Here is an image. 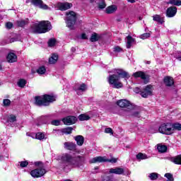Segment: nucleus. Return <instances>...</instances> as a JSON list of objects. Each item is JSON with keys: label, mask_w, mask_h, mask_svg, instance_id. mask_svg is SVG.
Wrapping results in <instances>:
<instances>
[{"label": "nucleus", "mask_w": 181, "mask_h": 181, "mask_svg": "<svg viewBox=\"0 0 181 181\" xmlns=\"http://www.w3.org/2000/svg\"><path fill=\"white\" fill-rule=\"evenodd\" d=\"M78 119L79 121H88V119H90V116L82 114L78 116Z\"/></svg>", "instance_id": "2f4dec72"}, {"label": "nucleus", "mask_w": 181, "mask_h": 181, "mask_svg": "<svg viewBox=\"0 0 181 181\" xmlns=\"http://www.w3.org/2000/svg\"><path fill=\"white\" fill-rule=\"evenodd\" d=\"M105 134H110V135H113L114 132H112V129L111 128H106L105 129Z\"/></svg>", "instance_id": "09e8293b"}, {"label": "nucleus", "mask_w": 181, "mask_h": 181, "mask_svg": "<svg viewBox=\"0 0 181 181\" xmlns=\"http://www.w3.org/2000/svg\"><path fill=\"white\" fill-rule=\"evenodd\" d=\"M95 170H98V167H95Z\"/></svg>", "instance_id": "680f3d73"}, {"label": "nucleus", "mask_w": 181, "mask_h": 181, "mask_svg": "<svg viewBox=\"0 0 181 181\" xmlns=\"http://www.w3.org/2000/svg\"><path fill=\"white\" fill-rule=\"evenodd\" d=\"M118 75H110L108 77V83L112 86L113 88H122V83L119 81V78H129V74L122 69H116Z\"/></svg>", "instance_id": "f03ea898"}, {"label": "nucleus", "mask_w": 181, "mask_h": 181, "mask_svg": "<svg viewBox=\"0 0 181 181\" xmlns=\"http://www.w3.org/2000/svg\"><path fill=\"white\" fill-rule=\"evenodd\" d=\"M117 104L121 108H127V111H131L134 108V105H132V103L129 102V100H127L126 99L118 100Z\"/></svg>", "instance_id": "6e6552de"}, {"label": "nucleus", "mask_w": 181, "mask_h": 181, "mask_svg": "<svg viewBox=\"0 0 181 181\" xmlns=\"http://www.w3.org/2000/svg\"><path fill=\"white\" fill-rule=\"evenodd\" d=\"M105 162H110V163H117V158L107 159Z\"/></svg>", "instance_id": "603ef678"}, {"label": "nucleus", "mask_w": 181, "mask_h": 181, "mask_svg": "<svg viewBox=\"0 0 181 181\" xmlns=\"http://www.w3.org/2000/svg\"><path fill=\"white\" fill-rule=\"evenodd\" d=\"M73 131V127H66L59 130V132H61V135H70Z\"/></svg>", "instance_id": "5701e85b"}, {"label": "nucleus", "mask_w": 181, "mask_h": 181, "mask_svg": "<svg viewBox=\"0 0 181 181\" xmlns=\"http://www.w3.org/2000/svg\"><path fill=\"white\" fill-rule=\"evenodd\" d=\"M59 59V55L54 54L52 55V57L49 59V64H54L57 62V60Z\"/></svg>", "instance_id": "bb28decb"}, {"label": "nucleus", "mask_w": 181, "mask_h": 181, "mask_svg": "<svg viewBox=\"0 0 181 181\" xmlns=\"http://www.w3.org/2000/svg\"><path fill=\"white\" fill-rule=\"evenodd\" d=\"M35 101L36 105H38L40 107H47L50 105V103H54V101H56V97L50 95L35 96Z\"/></svg>", "instance_id": "20e7f679"}, {"label": "nucleus", "mask_w": 181, "mask_h": 181, "mask_svg": "<svg viewBox=\"0 0 181 181\" xmlns=\"http://www.w3.org/2000/svg\"><path fill=\"white\" fill-rule=\"evenodd\" d=\"M18 87H21V88H23L25 86H26V80L25 79H20L18 82Z\"/></svg>", "instance_id": "473e14b6"}, {"label": "nucleus", "mask_w": 181, "mask_h": 181, "mask_svg": "<svg viewBox=\"0 0 181 181\" xmlns=\"http://www.w3.org/2000/svg\"><path fill=\"white\" fill-rule=\"evenodd\" d=\"M124 172L125 170L119 167L109 169V175H124Z\"/></svg>", "instance_id": "ddd939ff"}, {"label": "nucleus", "mask_w": 181, "mask_h": 181, "mask_svg": "<svg viewBox=\"0 0 181 181\" xmlns=\"http://www.w3.org/2000/svg\"><path fill=\"white\" fill-rule=\"evenodd\" d=\"M127 49H131V46H132V44L134 42H135V39H134L131 35H128L127 37Z\"/></svg>", "instance_id": "393cba45"}, {"label": "nucleus", "mask_w": 181, "mask_h": 181, "mask_svg": "<svg viewBox=\"0 0 181 181\" xmlns=\"http://www.w3.org/2000/svg\"><path fill=\"white\" fill-rule=\"evenodd\" d=\"M132 115L133 117H136V118H139L141 117V114L138 111H134L132 112Z\"/></svg>", "instance_id": "8fccbe9b"}, {"label": "nucleus", "mask_w": 181, "mask_h": 181, "mask_svg": "<svg viewBox=\"0 0 181 181\" xmlns=\"http://www.w3.org/2000/svg\"><path fill=\"white\" fill-rule=\"evenodd\" d=\"M141 89H139V88H134V93H136L137 94L141 93Z\"/></svg>", "instance_id": "5fc2aeb1"}, {"label": "nucleus", "mask_w": 181, "mask_h": 181, "mask_svg": "<svg viewBox=\"0 0 181 181\" xmlns=\"http://www.w3.org/2000/svg\"><path fill=\"white\" fill-rule=\"evenodd\" d=\"M46 117H42L40 119H45Z\"/></svg>", "instance_id": "052dcab7"}, {"label": "nucleus", "mask_w": 181, "mask_h": 181, "mask_svg": "<svg viewBox=\"0 0 181 181\" xmlns=\"http://www.w3.org/2000/svg\"><path fill=\"white\" fill-rule=\"evenodd\" d=\"M0 70H2V65L0 64Z\"/></svg>", "instance_id": "e2e57ef3"}, {"label": "nucleus", "mask_w": 181, "mask_h": 181, "mask_svg": "<svg viewBox=\"0 0 181 181\" xmlns=\"http://www.w3.org/2000/svg\"><path fill=\"white\" fill-rule=\"evenodd\" d=\"M164 83L167 87H171V86L175 84V81H173V78L170 76H166L164 78Z\"/></svg>", "instance_id": "6ab92c4d"}, {"label": "nucleus", "mask_w": 181, "mask_h": 181, "mask_svg": "<svg viewBox=\"0 0 181 181\" xmlns=\"http://www.w3.org/2000/svg\"><path fill=\"white\" fill-rule=\"evenodd\" d=\"M137 160H144V159H148V156L146 154H144L142 153H139L136 156Z\"/></svg>", "instance_id": "c85d7f7f"}, {"label": "nucleus", "mask_w": 181, "mask_h": 181, "mask_svg": "<svg viewBox=\"0 0 181 181\" xmlns=\"http://www.w3.org/2000/svg\"><path fill=\"white\" fill-rule=\"evenodd\" d=\"M170 160L175 165H181V155L172 157L170 158Z\"/></svg>", "instance_id": "4be33fe9"}, {"label": "nucleus", "mask_w": 181, "mask_h": 181, "mask_svg": "<svg viewBox=\"0 0 181 181\" xmlns=\"http://www.w3.org/2000/svg\"><path fill=\"white\" fill-rule=\"evenodd\" d=\"M90 40V42H98V40H100V37L98 36V34L95 33L92 34Z\"/></svg>", "instance_id": "7c9ffc66"}, {"label": "nucleus", "mask_w": 181, "mask_h": 181, "mask_svg": "<svg viewBox=\"0 0 181 181\" xmlns=\"http://www.w3.org/2000/svg\"><path fill=\"white\" fill-rule=\"evenodd\" d=\"M177 60H179L180 62H181V56H179L177 57Z\"/></svg>", "instance_id": "13d9d810"}, {"label": "nucleus", "mask_w": 181, "mask_h": 181, "mask_svg": "<svg viewBox=\"0 0 181 181\" xmlns=\"http://www.w3.org/2000/svg\"><path fill=\"white\" fill-rule=\"evenodd\" d=\"M148 37H151V33H144L140 35V39H142L143 40H145V39H148Z\"/></svg>", "instance_id": "ea45409f"}, {"label": "nucleus", "mask_w": 181, "mask_h": 181, "mask_svg": "<svg viewBox=\"0 0 181 181\" xmlns=\"http://www.w3.org/2000/svg\"><path fill=\"white\" fill-rule=\"evenodd\" d=\"M61 162V168L65 172H69L72 168H80V166H83L84 162H86V158L80 156L73 157L70 154L65 153L62 155Z\"/></svg>", "instance_id": "f257e3e1"}, {"label": "nucleus", "mask_w": 181, "mask_h": 181, "mask_svg": "<svg viewBox=\"0 0 181 181\" xmlns=\"http://www.w3.org/2000/svg\"><path fill=\"white\" fill-rule=\"evenodd\" d=\"M105 6H107V4H105V1L104 0H100L98 3L99 9H104Z\"/></svg>", "instance_id": "4c0bfd02"}, {"label": "nucleus", "mask_w": 181, "mask_h": 181, "mask_svg": "<svg viewBox=\"0 0 181 181\" xmlns=\"http://www.w3.org/2000/svg\"><path fill=\"white\" fill-rule=\"evenodd\" d=\"M17 25L18 26H20V28H23L25 25H26V21L22 20V21H17Z\"/></svg>", "instance_id": "c03bdc74"}, {"label": "nucleus", "mask_w": 181, "mask_h": 181, "mask_svg": "<svg viewBox=\"0 0 181 181\" xmlns=\"http://www.w3.org/2000/svg\"><path fill=\"white\" fill-rule=\"evenodd\" d=\"M106 160H107V158H105V157L98 156L90 159L89 160V163H103Z\"/></svg>", "instance_id": "a211bd4d"}, {"label": "nucleus", "mask_w": 181, "mask_h": 181, "mask_svg": "<svg viewBox=\"0 0 181 181\" xmlns=\"http://www.w3.org/2000/svg\"><path fill=\"white\" fill-rule=\"evenodd\" d=\"M61 121L59 119L52 120L51 122L52 125L59 126L60 125Z\"/></svg>", "instance_id": "49530a36"}, {"label": "nucleus", "mask_w": 181, "mask_h": 181, "mask_svg": "<svg viewBox=\"0 0 181 181\" xmlns=\"http://www.w3.org/2000/svg\"><path fill=\"white\" fill-rule=\"evenodd\" d=\"M153 21H154V22H158L160 25H162L165 22L163 18L158 14L153 16Z\"/></svg>", "instance_id": "b1692460"}, {"label": "nucleus", "mask_w": 181, "mask_h": 181, "mask_svg": "<svg viewBox=\"0 0 181 181\" xmlns=\"http://www.w3.org/2000/svg\"><path fill=\"white\" fill-rule=\"evenodd\" d=\"M4 107H9L11 105V100L9 99H4L3 100Z\"/></svg>", "instance_id": "37998d69"}, {"label": "nucleus", "mask_w": 181, "mask_h": 181, "mask_svg": "<svg viewBox=\"0 0 181 181\" xmlns=\"http://www.w3.org/2000/svg\"><path fill=\"white\" fill-rule=\"evenodd\" d=\"M35 166L38 168L33 170L30 175L33 177H42L46 175V169H45V164L41 161H37L35 163Z\"/></svg>", "instance_id": "39448f33"}, {"label": "nucleus", "mask_w": 181, "mask_h": 181, "mask_svg": "<svg viewBox=\"0 0 181 181\" xmlns=\"http://www.w3.org/2000/svg\"><path fill=\"white\" fill-rule=\"evenodd\" d=\"M64 148L68 151H76L77 145L71 141L64 143Z\"/></svg>", "instance_id": "2eb2a0df"}, {"label": "nucleus", "mask_w": 181, "mask_h": 181, "mask_svg": "<svg viewBox=\"0 0 181 181\" xmlns=\"http://www.w3.org/2000/svg\"><path fill=\"white\" fill-rule=\"evenodd\" d=\"M81 39H83V40L87 39V35H86V33H83L81 35Z\"/></svg>", "instance_id": "6e6d98bb"}, {"label": "nucleus", "mask_w": 181, "mask_h": 181, "mask_svg": "<svg viewBox=\"0 0 181 181\" xmlns=\"http://www.w3.org/2000/svg\"><path fill=\"white\" fill-rule=\"evenodd\" d=\"M43 124H47V122H44Z\"/></svg>", "instance_id": "338daca9"}, {"label": "nucleus", "mask_w": 181, "mask_h": 181, "mask_svg": "<svg viewBox=\"0 0 181 181\" xmlns=\"http://www.w3.org/2000/svg\"><path fill=\"white\" fill-rule=\"evenodd\" d=\"M147 64H151V62H150V61H148V62H147Z\"/></svg>", "instance_id": "0e129e2a"}, {"label": "nucleus", "mask_w": 181, "mask_h": 181, "mask_svg": "<svg viewBox=\"0 0 181 181\" xmlns=\"http://www.w3.org/2000/svg\"><path fill=\"white\" fill-rule=\"evenodd\" d=\"M157 149L160 153H165V152L168 151V146L162 144H158Z\"/></svg>", "instance_id": "a878e982"}, {"label": "nucleus", "mask_w": 181, "mask_h": 181, "mask_svg": "<svg viewBox=\"0 0 181 181\" xmlns=\"http://www.w3.org/2000/svg\"><path fill=\"white\" fill-rule=\"evenodd\" d=\"M8 122H16V116L14 115H10L7 119Z\"/></svg>", "instance_id": "c9c22d12"}, {"label": "nucleus", "mask_w": 181, "mask_h": 181, "mask_svg": "<svg viewBox=\"0 0 181 181\" xmlns=\"http://www.w3.org/2000/svg\"><path fill=\"white\" fill-rule=\"evenodd\" d=\"M139 21H142V18H139Z\"/></svg>", "instance_id": "774afa93"}, {"label": "nucleus", "mask_w": 181, "mask_h": 181, "mask_svg": "<svg viewBox=\"0 0 181 181\" xmlns=\"http://www.w3.org/2000/svg\"><path fill=\"white\" fill-rule=\"evenodd\" d=\"M117 9H118V7L116 5H112L105 9V12L108 14L115 13V12H117Z\"/></svg>", "instance_id": "412c9836"}, {"label": "nucleus", "mask_w": 181, "mask_h": 181, "mask_svg": "<svg viewBox=\"0 0 181 181\" xmlns=\"http://www.w3.org/2000/svg\"><path fill=\"white\" fill-rule=\"evenodd\" d=\"M71 52H76V48L72 47V48H71Z\"/></svg>", "instance_id": "bf43d9fd"}, {"label": "nucleus", "mask_w": 181, "mask_h": 181, "mask_svg": "<svg viewBox=\"0 0 181 181\" xmlns=\"http://www.w3.org/2000/svg\"><path fill=\"white\" fill-rule=\"evenodd\" d=\"M151 180H156L159 177V175L156 173H152L149 175Z\"/></svg>", "instance_id": "72a5a7b5"}, {"label": "nucleus", "mask_w": 181, "mask_h": 181, "mask_svg": "<svg viewBox=\"0 0 181 181\" xmlns=\"http://www.w3.org/2000/svg\"><path fill=\"white\" fill-rule=\"evenodd\" d=\"M76 121L77 118L74 116H68L62 119V122H64L65 125H73V124H76Z\"/></svg>", "instance_id": "f8f14e48"}, {"label": "nucleus", "mask_w": 181, "mask_h": 181, "mask_svg": "<svg viewBox=\"0 0 181 181\" xmlns=\"http://www.w3.org/2000/svg\"><path fill=\"white\" fill-rule=\"evenodd\" d=\"M4 158V156L0 155V159H2Z\"/></svg>", "instance_id": "69168bd1"}, {"label": "nucleus", "mask_w": 181, "mask_h": 181, "mask_svg": "<svg viewBox=\"0 0 181 181\" xmlns=\"http://www.w3.org/2000/svg\"><path fill=\"white\" fill-rule=\"evenodd\" d=\"M172 129H173V134L176 131H181V124L180 123H175L172 124Z\"/></svg>", "instance_id": "c756f323"}, {"label": "nucleus", "mask_w": 181, "mask_h": 181, "mask_svg": "<svg viewBox=\"0 0 181 181\" xmlns=\"http://www.w3.org/2000/svg\"><path fill=\"white\" fill-rule=\"evenodd\" d=\"M132 76L134 78H141V80H144L145 84L148 83L149 81V76L142 71H136L134 73Z\"/></svg>", "instance_id": "1a4fd4ad"}, {"label": "nucleus", "mask_w": 181, "mask_h": 181, "mask_svg": "<svg viewBox=\"0 0 181 181\" xmlns=\"http://www.w3.org/2000/svg\"><path fill=\"white\" fill-rule=\"evenodd\" d=\"M38 74H45L46 73V68L45 66H40L37 69Z\"/></svg>", "instance_id": "f704fd0d"}, {"label": "nucleus", "mask_w": 181, "mask_h": 181, "mask_svg": "<svg viewBox=\"0 0 181 181\" xmlns=\"http://www.w3.org/2000/svg\"><path fill=\"white\" fill-rule=\"evenodd\" d=\"M8 63H16L18 62V56L13 52H9L6 57Z\"/></svg>", "instance_id": "dca6fc26"}, {"label": "nucleus", "mask_w": 181, "mask_h": 181, "mask_svg": "<svg viewBox=\"0 0 181 181\" xmlns=\"http://www.w3.org/2000/svg\"><path fill=\"white\" fill-rule=\"evenodd\" d=\"M140 95L143 98H148L149 95H152V86H146L141 91H140Z\"/></svg>", "instance_id": "9d476101"}, {"label": "nucleus", "mask_w": 181, "mask_h": 181, "mask_svg": "<svg viewBox=\"0 0 181 181\" xmlns=\"http://www.w3.org/2000/svg\"><path fill=\"white\" fill-rule=\"evenodd\" d=\"M52 30V24L49 21H41L39 23L33 24L30 28L31 33H46Z\"/></svg>", "instance_id": "7ed1b4c3"}, {"label": "nucleus", "mask_w": 181, "mask_h": 181, "mask_svg": "<svg viewBox=\"0 0 181 181\" xmlns=\"http://www.w3.org/2000/svg\"><path fill=\"white\" fill-rule=\"evenodd\" d=\"M57 6L60 11H67V9H70L73 6L71 3H59Z\"/></svg>", "instance_id": "f3484780"}, {"label": "nucleus", "mask_w": 181, "mask_h": 181, "mask_svg": "<svg viewBox=\"0 0 181 181\" xmlns=\"http://www.w3.org/2000/svg\"><path fill=\"white\" fill-rule=\"evenodd\" d=\"M54 45H56V40L55 39H50L48 41L49 47H53V46H54Z\"/></svg>", "instance_id": "a19ab883"}, {"label": "nucleus", "mask_w": 181, "mask_h": 181, "mask_svg": "<svg viewBox=\"0 0 181 181\" xmlns=\"http://www.w3.org/2000/svg\"><path fill=\"white\" fill-rule=\"evenodd\" d=\"M74 139L78 146H83V144H84V136L78 135L74 137Z\"/></svg>", "instance_id": "aec40b11"}, {"label": "nucleus", "mask_w": 181, "mask_h": 181, "mask_svg": "<svg viewBox=\"0 0 181 181\" xmlns=\"http://www.w3.org/2000/svg\"><path fill=\"white\" fill-rule=\"evenodd\" d=\"M86 90H87V86H86L84 83H82L78 88L77 91H86Z\"/></svg>", "instance_id": "79ce46f5"}, {"label": "nucleus", "mask_w": 181, "mask_h": 181, "mask_svg": "<svg viewBox=\"0 0 181 181\" xmlns=\"http://www.w3.org/2000/svg\"><path fill=\"white\" fill-rule=\"evenodd\" d=\"M113 52H115V53H120V52H122V48L119 46H116L113 48Z\"/></svg>", "instance_id": "a18cd8bd"}, {"label": "nucleus", "mask_w": 181, "mask_h": 181, "mask_svg": "<svg viewBox=\"0 0 181 181\" xmlns=\"http://www.w3.org/2000/svg\"><path fill=\"white\" fill-rule=\"evenodd\" d=\"M28 165H29V163L28 161H21L20 163V166L21 168H26V166H28Z\"/></svg>", "instance_id": "de8ad7c7"}, {"label": "nucleus", "mask_w": 181, "mask_h": 181, "mask_svg": "<svg viewBox=\"0 0 181 181\" xmlns=\"http://www.w3.org/2000/svg\"><path fill=\"white\" fill-rule=\"evenodd\" d=\"M31 4L34 5V6H38L41 9H47L49 6L46 4H43V1L42 0H31Z\"/></svg>", "instance_id": "4468645a"}, {"label": "nucleus", "mask_w": 181, "mask_h": 181, "mask_svg": "<svg viewBox=\"0 0 181 181\" xmlns=\"http://www.w3.org/2000/svg\"><path fill=\"white\" fill-rule=\"evenodd\" d=\"M103 181H112V180H111V177H110V176H106L105 177H103Z\"/></svg>", "instance_id": "864d4df0"}, {"label": "nucleus", "mask_w": 181, "mask_h": 181, "mask_svg": "<svg viewBox=\"0 0 181 181\" xmlns=\"http://www.w3.org/2000/svg\"><path fill=\"white\" fill-rule=\"evenodd\" d=\"M77 17L76 16V13L74 11H69L66 13V26L73 30L74 29V25H76V21Z\"/></svg>", "instance_id": "423d86ee"}, {"label": "nucleus", "mask_w": 181, "mask_h": 181, "mask_svg": "<svg viewBox=\"0 0 181 181\" xmlns=\"http://www.w3.org/2000/svg\"><path fill=\"white\" fill-rule=\"evenodd\" d=\"M36 139H39L40 141H42V139H45V134L42 132H38L35 135Z\"/></svg>", "instance_id": "e433bc0d"}, {"label": "nucleus", "mask_w": 181, "mask_h": 181, "mask_svg": "<svg viewBox=\"0 0 181 181\" xmlns=\"http://www.w3.org/2000/svg\"><path fill=\"white\" fill-rule=\"evenodd\" d=\"M168 5H175V6H181V1L180 0H169L167 2Z\"/></svg>", "instance_id": "cd10ccee"}, {"label": "nucleus", "mask_w": 181, "mask_h": 181, "mask_svg": "<svg viewBox=\"0 0 181 181\" xmlns=\"http://www.w3.org/2000/svg\"><path fill=\"white\" fill-rule=\"evenodd\" d=\"M159 132L160 134H164L165 135H172L173 134V129H172V123L163 124L158 128Z\"/></svg>", "instance_id": "0eeeda50"}, {"label": "nucleus", "mask_w": 181, "mask_h": 181, "mask_svg": "<svg viewBox=\"0 0 181 181\" xmlns=\"http://www.w3.org/2000/svg\"><path fill=\"white\" fill-rule=\"evenodd\" d=\"M129 2H130L131 4H134L135 0H127Z\"/></svg>", "instance_id": "4d7b16f0"}, {"label": "nucleus", "mask_w": 181, "mask_h": 181, "mask_svg": "<svg viewBox=\"0 0 181 181\" xmlns=\"http://www.w3.org/2000/svg\"><path fill=\"white\" fill-rule=\"evenodd\" d=\"M165 177L167 178V181H174L175 178H173V175L170 173H165Z\"/></svg>", "instance_id": "58836bf2"}, {"label": "nucleus", "mask_w": 181, "mask_h": 181, "mask_svg": "<svg viewBox=\"0 0 181 181\" xmlns=\"http://www.w3.org/2000/svg\"><path fill=\"white\" fill-rule=\"evenodd\" d=\"M6 29H12V28H13V24L11 22H8L6 23Z\"/></svg>", "instance_id": "3c124183"}, {"label": "nucleus", "mask_w": 181, "mask_h": 181, "mask_svg": "<svg viewBox=\"0 0 181 181\" xmlns=\"http://www.w3.org/2000/svg\"><path fill=\"white\" fill-rule=\"evenodd\" d=\"M176 13H177V8L175 6L169 7L165 12L167 18H173L176 16Z\"/></svg>", "instance_id": "9b49d317"}]
</instances>
